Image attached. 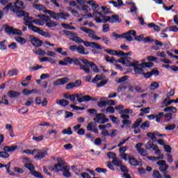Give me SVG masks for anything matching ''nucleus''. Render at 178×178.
I'll list each match as a JSON object with an SVG mask.
<instances>
[{"instance_id": "obj_23", "label": "nucleus", "mask_w": 178, "mask_h": 178, "mask_svg": "<svg viewBox=\"0 0 178 178\" xmlns=\"http://www.w3.org/2000/svg\"><path fill=\"white\" fill-rule=\"evenodd\" d=\"M33 7L34 9H36V10H39L40 12H44L45 9H47L44 5L38 3H33Z\"/></svg>"}, {"instance_id": "obj_54", "label": "nucleus", "mask_w": 178, "mask_h": 178, "mask_svg": "<svg viewBox=\"0 0 178 178\" xmlns=\"http://www.w3.org/2000/svg\"><path fill=\"white\" fill-rule=\"evenodd\" d=\"M79 94H77V93L70 95V101H72V102H74V101H76V98L78 100L79 99Z\"/></svg>"}, {"instance_id": "obj_8", "label": "nucleus", "mask_w": 178, "mask_h": 178, "mask_svg": "<svg viewBox=\"0 0 178 178\" xmlns=\"http://www.w3.org/2000/svg\"><path fill=\"white\" fill-rule=\"evenodd\" d=\"M120 63H122V65H125L128 67H136V61L132 60L130 58H121L118 60ZM134 62V63H133Z\"/></svg>"}, {"instance_id": "obj_61", "label": "nucleus", "mask_w": 178, "mask_h": 178, "mask_svg": "<svg viewBox=\"0 0 178 178\" xmlns=\"http://www.w3.org/2000/svg\"><path fill=\"white\" fill-rule=\"evenodd\" d=\"M109 24H105L102 26V31L103 33H108L109 31Z\"/></svg>"}, {"instance_id": "obj_4", "label": "nucleus", "mask_w": 178, "mask_h": 178, "mask_svg": "<svg viewBox=\"0 0 178 178\" xmlns=\"http://www.w3.org/2000/svg\"><path fill=\"white\" fill-rule=\"evenodd\" d=\"M63 32L67 37L70 38L72 41H74L75 42H82L83 39L80 38L76 33H73L70 31L63 30Z\"/></svg>"}, {"instance_id": "obj_12", "label": "nucleus", "mask_w": 178, "mask_h": 178, "mask_svg": "<svg viewBox=\"0 0 178 178\" xmlns=\"http://www.w3.org/2000/svg\"><path fill=\"white\" fill-rule=\"evenodd\" d=\"M130 33H133V36H131ZM136 32L134 30H130L129 31L122 34V38H126L127 41H133V37H136Z\"/></svg>"}, {"instance_id": "obj_15", "label": "nucleus", "mask_w": 178, "mask_h": 178, "mask_svg": "<svg viewBox=\"0 0 178 178\" xmlns=\"http://www.w3.org/2000/svg\"><path fill=\"white\" fill-rule=\"evenodd\" d=\"M44 13H46V15H49L50 17L54 19V20H59L60 19V13H56L49 10H45Z\"/></svg>"}, {"instance_id": "obj_3", "label": "nucleus", "mask_w": 178, "mask_h": 178, "mask_svg": "<svg viewBox=\"0 0 178 178\" xmlns=\"http://www.w3.org/2000/svg\"><path fill=\"white\" fill-rule=\"evenodd\" d=\"M83 44L85 47H90L92 48V52L94 55L99 54V51H102V46L95 42H88L82 40V42H77V44Z\"/></svg>"}, {"instance_id": "obj_51", "label": "nucleus", "mask_w": 178, "mask_h": 178, "mask_svg": "<svg viewBox=\"0 0 178 178\" xmlns=\"http://www.w3.org/2000/svg\"><path fill=\"white\" fill-rule=\"evenodd\" d=\"M47 27H56L58 26V24L54 21L47 22L46 23Z\"/></svg>"}, {"instance_id": "obj_37", "label": "nucleus", "mask_w": 178, "mask_h": 178, "mask_svg": "<svg viewBox=\"0 0 178 178\" xmlns=\"http://www.w3.org/2000/svg\"><path fill=\"white\" fill-rule=\"evenodd\" d=\"M14 13H17V16L18 17H25L26 15H27V13L23 10H17V11H14Z\"/></svg>"}, {"instance_id": "obj_10", "label": "nucleus", "mask_w": 178, "mask_h": 178, "mask_svg": "<svg viewBox=\"0 0 178 178\" xmlns=\"http://www.w3.org/2000/svg\"><path fill=\"white\" fill-rule=\"evenodd\" d=\"M156 165L159 166V169L160 172H162L163 173L169 169V165L166 164V161L165 160H160L157 161Z\"/></svg>"}, {"instance_id": "obj_27", "label": "nucleus", "mask_w": 178, "mask_h": 178, "mask_svg": "<svg viewBox=\"0 0 178 178\" xmlns=\"http://www.w3.org/2000/svg\"><path fill=\"white\" fill-rule=\"evenodd\" d=\"M20 95V92L14 90H10L8 92L9 98H17Z\"/></svg>"}, {"instance_id": "obj_26", "label": "nucleus", "mask_w": 178, "mask_h": 178, "mask_svg": "<svg viewBox=\"0 0 178 178\" xmlns=\"http://www.w3.org/2000/svg\"><path fill=\"white\" fill-rule=\"evenodd\" d=\"M16 149H17V145H12L10 147L5 146L3 147V151H6V152H15Z\"/></svg>"}, {"instance_id": "obj_22", "label": "nucleus", "mask_w": 178, "mask_h": 178, "mask_svg": "<svg viewBox=\"0 0 178 178\" xmlns=\"http://www.w3.org/2000/svg\"><path fill=\"white\" fill-rule=\"evenodd\" d=\"M76 51L78 54H81V55H88V54H90V52L86 51V47L82 45H79Z\"/></svg>"}, {"instance_id": "obj_41", "label": "nucleus", "mask_w": 178, "mask_h": 178, "mask_svg": "<svg viewBox=\"0 0 178 178\" xmlns=\"http://www.w3.org/2000/svg\"><path fill=\"white\" fill-rule=\"evenodd\" d=\"M139 66H140V67H152L154 66V63H151V62H148V63H142L139 65Z\"/></svg>"}, {"instance_id": "obj_9", "label": "nucleus", "mask_w": 178, "mask_h": 178, "mask_svg": "<svg viewBox=\"0 0 178 178\" xmlns=\"http://www.w3.org/2000/svg\"><path fill=\"white\" fill-rule=\"evenodd\" d=\"M81 60L84 65H79L80 70H83L86 74H90V73H91V70L90 69V61L87 59H82Z\"/></svg>"}, {"instance_id": "obj_14", "label": "nucleus", "mask_w": 178, "mask_h": 178, "mask_svg": "<svg viewBox=\"0 0 178 178\" xmlns=\"http://www.w3.org/2000/svg\"><path fill=\"white\" fill-rule=\"evenodd\" d=\"M29 38L31 40V44H33L34 47H41L42 45V41H41L40 39L33 35H31Z\"/></svg>"}, {"instance_id": "obj_45", "label": "nucleus", "mask_w": 178, "mask_h": 178, "mask_svg": "<svg viewBox=\"0 0 178 178\" xmlns=\"http://www.w3.org/2000/svg\"><path fill=\"white\" fill-rule=\"evenodd\" d=\"M63 134H67L68 136H70L73 134V131H72V128L67 127V129H65L62 131Z\"/></svg>"}, {"instance_id": "obj_25", "label": "nucleus", "mask_w": 178, "mask_h": 178, "mask_svg": "<svg viewBox=\"0 0 178 178\" xmlns=\"http://www.w3.org/2000/svg\"><path fill=\"white\" fill-rule=\"evenodd\" d=\"M65 167H66V165H64L62 163L55 164L54 165L55 172L56 173H58V172H63Z\"/></svg>"}, {"instance_id": "obj_48", "label": "nucleus", "mask_w": 178, "mask_h": 178, "mask_svg": "<svg viewBox=\"0 0 178 178\" xmlns=\"http://www.w3.org/2000/svg\"><path fill=\"white\" fill-rule=\"evenodd\" d=\"M122 123L124 124L125 129H129L130 126H131V121L129 120H124Z\"/></svg>"}, {"instance_id": "obj_33", "label": "nucleus", "mask_w": 178, "mask_h": 178, "mask_svg": "<svg viewBox=\"0 0 178 178\" xmlns=\"http://www.w3.org/2000/svg\"><path fill=\"white\" fill-rule=\"evenodd\" d=\"M129 163L131 165V166H138V161L133 156H131L129 158Z\"/></svg>"}, {"instance_id": "obj_39", "label": "nucleus", "mask_w": 178, "mask_h": 178, "mask_svg": "<svg viewBox=\"0 0 178 178\" xmlns=\"http://www.w3.org/2000/svg\"><path fill=\"white\" fill-rule=\"evenodd\" d=\"M143 123V119L142 118H138L136 121L132 125V129H137L140 124Z\"/></svg>"}, {"instance_id": "obj_47", "label": "nucleus", "mask_w": 178, "mask_h": 178, "mask_svg": "<svg viewBox=\"0 0 178 178\" xmlns=\"http://www.w3.org/2000/svg\"><path fill=\"white\" fill-rule=\"evenodd\" d=\"M153 178H163V177L161 175V172L158 170H154L152 174Z\"/></svg>"}, {"instance_id": "obj_34", "label": "nucleus", "mask_w": 178, "mask_h": 178, "mask_svg": "<svg viewBox=\"0 0 178 178\" xmlns=\"http://www.w3.org/2000/svg\"><path fill=\"white\" fill-rule=\"evenodd\" d=\"M13 3H8L6 7L3 8V13H8L10 9H12Z\"/></svg>"}, {"instance_id": "obj_6", "label": "nucleus", "mask_w": 178, "mask_h": 178, "mask_svg": "<svg viewBox=\"0 0 178 178\" xmlns=\"http://www.w3.org/2000/svg\"><path fill=\"white\" fill-rule=\"evenodd\" d=\"M83 33H86V34H88V37L90 38H92V40H101V38L98 37V35H95V31H94L92 29L82 26L80 28Z\"/></svg>"}, {"instance_id": "obj_7", "label": "nucleus", "mask_w": 178, "mask_h": 178, "mask_svg": "<svg viewBox=\"0 0 178 178\" xmlns=\"http://www.w3.org/2000/svg\"><path fill=\"white\" fill-rule=\"evenodd\" d=\"M93 120L95 122V123H99V124H104L109 122V120L106 118V115H105L104 113L97 114Z\"/></svg>"}, {"instance_id": "obj_5", "label": "nucleus", "mask_w": 178, "mask_h": 178, "mask_svg": "<svg viewBox=\"0 0 178 178\" xmlns=\"http://www.w3.org/2000/svg\"><path fill=\"white\" fill-rule=\"evenodd\" d=\"M36 17H40V19H35L33 20V23L37 26H44L47 20H49V17L44 15H36Z\"/></svg>"}, {"instance_id": "obj_62", "label": "nucleus", "mask_w": 178, "mask_h": 178, "mask_svg": "<svg viewBox=\"0 0 178 178\" xmlns=\"http://www.w3.org/2000/svg\"><path fill=\"white\" fill-rule=\"evenodd\" d=\"M176 129V124H168L165 127V130H174Z\"/></svg>"}, {"instance_id": "obj_18", "label": "nucleus", "mask_w": 178, "mask_h": 178, "mask_svg": "<svg viewBox=\"0 0 178 178\" xmlns=\"http://www.w3.org/2000/svg\"><path fill=\"white\" fill-rule=\"evenodd\" d=\"M78 97V102L79 103L88 102V101H90V95H83L82 94H79Z\"/></svg>"}, {"instance_id": "obj_19", "label": "nucleus", "mask_w": 178, "mask_h": 178, "mask_svg": "<svg viewBox=\"0 0 178 178\" xmlns=\"http://www.w3.org/2000/svg\"><path fill=\"white\" fill-rule=\"evenodd\" d=\"M57 105H60V106H63V108H66L67 105H69L70 102L65 99H57L56 101Z\"/></svg>"}, {"instance_id": "obj_56", "label": "nucleus", "mask_w": 178, "mask_h": 178, "mask_svg": "<svg viewBox=\"0 0 178 178\" xmlns=\"http://www.w3.org/2000/svg\"><path fill=\"white\" fill-rule=\"evenodd\" d=\"M106 83H108V80L104 79L101 82L97 83V87L98 88H99L100 87H104V86H105V84H106Z\"/></svg>"}, {"instance_id": "obj_46", "label": "nucleus", "mask_w": 178, "mask_h": 178, "mask_svg": "<svg viewBox=\"0 0 178 178\" xmlns=\"http://www.w3.org/2000/svg\"><path fill=\"white\" fill-rule=\"evenodd\" d=\"M17 73H19V71L16 69H14L9 70L8 74L10 76V77H13V76L17 75Z\"/></svg>"}, {"instance_id": "obj_16", "label": "nucleus", "mask_w": 178, "mask_h": 178, "mask_svg": "<svg viewBox=\"0 0 178 178\" xmlns=\"http://www.w3.org/2000/svg\"><path fill=\"white\" fill-rule=\"evenodd\" d=\"M110 55H114L115 56H124V55H130V53H126L122 51H115L113 49H110L107 51Z\"/></svg>"}, {"instance_id": "obj_38", "label": "nucleus", "mask_w": 178, "mask_h": 178, "mask_svg": "<svg viewBox=\"0 0 178 178\" xmlns=\"http://www.w3.org/2000/svg\"><path fill=\"white\" fill-rule=\"evenodd\" d=\"M113 165H115V166H122V161L118 158H114L112 161Z\"/></svg>"}, {"instance_id": "obj_17", "label": "nucleus", "mask_w": 178, "mask_h": 178, "mask_svg": "<svg viewBox=\"0 0 178 178\" xmlns=\"http://www.w3.org/2000/svg\"><path fill=\"white\" fill-rule=\"evenodd\" d=\"M142 145H143L142 143H138L136 145V148L138 152H139L140 154V155H143V156H146L147 151L145 149H144V148L141 147Z\"/></svg>"}, {"instance_id": "obj_20", "label": "nucleus", "mask_w": 178, "mask_h": 178, "mask_svg": "<svg viewBox=\"0 0 178 178\" xmlns=\"http://www.w3.org/2000/svg\"><path fill=\"white\" fill-rule=\"evenodd\" d=\"M76 9L79 10H83V12H86V13H88V12L91 11V8L87 5L77 6Z\"/></svg>"}, {"instance_id": "obj_63", "label": "nucleus", "mask_w": 178, "mask_h": 178, "mask_svg": "<svg viewBox=\"0 0 178 178\" xmlns=\"http://www.w3.org/2000/svg\"><path fill=\"white\" fill-rule=\"evenodd\" d=\"M0 158H9V154L8 152H0Z\"/></svg>"}, {"instance_id": "obj_64", "label": "nucleus", "mask_w": 178, "mask_h": 178, "mask_svg": "<svg viewBox=\"0 0 178 178\" xmlns=\"http://www.w3.org/2000/svg\"><path fill=\"white\" fill-rule=\"evenodd\" d=\"M165 122H170V120L172 119V113H165L164 115Z\"/></svg>"}, {"instance_id": "obj_40", "label": "nucleus", "mask_w": 178, "mask_h": 178, "mask_svg": "<svg viewBox=\"0 0 178 178\" xmlns=\"http://www.w3.org/2000/svg\"><path fill=\"white\" fill-rule=\"evenodd\" d=\"M15 40L17 41V42H19V44H22V45L24 44L26 42V39L20 36L15 37Z\"/></svg>"}, {"instance_id": "obj_43", "label": "nucleus", "mask_w": 178, "mask_h": 178, "mask_svg": "<svg viewBox=\"0 0 178 178\" xmlns=\"http://www.w3.org/2000/svg\"><path fill=\"white\" fill-rule=\"evenodd\" d=\"M96 127V124H94L93 122H89L87 127V129L88 130V131H92V130H94V129H95Z\"/></svg>"}, {"instance_id": "obj_58", "label": "nucleus", "mask_w": 178, "mask_h": 178, "mask_svg": "<svg viewBox=\"0 0 178 178\" xmlns=\"http://www.w3.org/2000/svg\"><path fill=\"white\" fill-rule=\"evenodd\" d=\"M105 58V60H106V62H110L111 63H113V62H115V58L113 57H109V56H104Z\"/></svg>"}, {"instance_id": "obj_44", "label": "nucleus", "mask_w": 178, "mask_h": 178, "mask_svg": "<svg viewBox=\"0 0 178 178\" xmlns=\"http://www.w3.org/2000/svg\"><path fill=\"white\" fill-rule=\"evenodd\" d=\"M67 17H70V15L67 13H60V19L63 20H67Z\"/></svg>"}, {"instance_id": "obj_60", "label": "nucleus", "mask_w": 178, "mask_h": 178, "mask_svg": "<svg viewBox=\"0 0 178 178\" xmlns=\"http://www.w3.org/2000/svg\"><path fill=\"white\" fill-rule=\"evenodd\" d=\"M106 113H115V108L108 106L106 108Z\"/></svg>"}, {"instance_id": "obj_42", "label": "nucleus", "mask_w": 178, "mask_h": 178, "mask_svg": "<svg viewBox=\"0 0 178 178\" xmlns=\"http://www.w3.org/2000/svg\"><path fill=\"white\" fill-rule=\"evenodd\" d=\"M33 92H37V90L33 89L32 90H30L27 88H25L23 90L24 95H30L31 94H33Z\"/></svg>"}, {"instance_id": "obj_1", "label": "nucleus", "mask_w": 178, "mask_h": 178, "mask_svg": "<svg viewBox=\"0 0 178 178\" xmlns=\"http://www.w3.org/2000/svg\"><path fill=\"white\" fill-rule=\"evenodd\" d=\"M24 24L25 26H28V29L34 31V33H38L40 35H42V37H45V38H51V34L48 32H45L41 30L40 28L34 26L32 24L33 21L34 19L29 15V13L26 14L25 17H24Z\"/></svg>"}, {"instance_id": "obj_30", "label": "nucleus", "mask_w": 178, "mask_h": 178, "mask_svg": "<svg viewBox=\"0 0 178 178\" xmlns=\"http://www.w3.org/2000/svg\"><path fill=\"white\" fill-rule=\"evenodd\" d=\"M122 172H124V176L125 178H131V177H130V175L127 174V172H129V170H127V167H126L125 165H123V164H121V165L120 166Z\"/></svg>"}, {"instance_id": "obj_11", "label": "nucleus", "mask_w": 178, "mask_h": 178, "mask_svg": "<svg viewBox=\"0 0 178 178\" xmlns=\"http://www.w3.org/2000/svg\"><path fill=\"white\" fill-rule=\"evenodd\" d=\"M24 8V3L23 1L17 0L15 5L10 8L12 12H17V10H20V9H23Z\"/></svg>"}, {"instance_id": "obj_24", "label": "nucleus", "mask_w": 178, "mask_h": 178, "mask_svg": "<svg viewBox=\"0 0 178 178\" xmlns=\"http://www.w3.org/2000/svg\"><path fill=\"white\" fill-rule=\"evenodd\" d=\"M147 137L149 138H151L154 143L156 142V136H159V132L158 131H154L153 133H147Z\"/></svg>"}, {"instance_id": "obj_55", "label": "nucleus", "mask_w": 178, "mask_h": 178, "mask_svg": "<svg viewBox=\"0 0 178 178\" xmlns=\"http://www.w3.org/2000/svg\"><path fill=\"white\" fill-rule=\"evenodd\" d=\"M31 173L33 176H35V177L42 178V175H41L40 172L35 171V170H33Z\"/></svg>"}, {"instance_id": "obj_36", "label": "nucleus", "mask_w": 178, "mask_h": 178, "mask_svg": "<svg viewBox=\"0 0 178 178\" xmlns=\"http://www.w3.org/2000/svg\"><path fill=\"white\" fill-rule=\"evenodd\" d=\"M164 112H172V113H176L177 108L175 106H169L164 108Z\"/></svg>"}, {"instance_id": "obj_31", "label": "nucleus", "mask_w": 178, "mask_h": 178, "mask_svg": "<svg viewBox=\"0 0 178 178\" xmlns=\"http://www.w3.org/2000/svg\"><path fill=\"white\" fill-rule=\"evenodd\" d=\"M69 170H70V168L67 165L65 167L64 170H63V175L65 177H70V176H72Z\"/></svg>"}, {"instance_id": "obj_50", "label": "nucleus", "mask_w": 178, "mask_h": 178, "mask_svg": "<svg viewBox=\"0 0 178 178\" xmlns=\"http://www.w3.org/2000/svg\"><path fill=\"white\" fill-rule=\"evenodd\" d=\"M148 127H149V121H145L140 126V129H143V130H147Z\"/></svg>"}, {"instance_id": "obj_21", "label": "nucleus", "mask_w": 178, "mask_h": 178, "mask_svg": "<svg viewBox=\"0 0 178 178\" xmlns=\"http://www.w3.org/2000/svg\"><path fill=\"white\" fill-rule=\"evenodd\" d=\"M48 152L45 150L38 152V154L35 156V159H42V158H45Z\"/></svg>"}, {"instance_id": "obj_59", "label": "nucleus", "mask_w": 178, "mask_h": 178, "mask_svg": "<svg viewBox=\"0 0 178 178\" xmlns=\"http://www.w3.org/2000/svg\"><path fill=\"white\" fill-rule=\"evenodd\" d=\"M131 156L128 155L127 153L121 154V158H122V159H124V161H129Z\"/></svg>"}, {"instance_id": "obj_32", "label": "nucleus", "mask_w": 178, "mask_h": 178, "mask_svg": "<svg viewBox=\"0 0 178 178\" xmlns=\"http://www.w3.org/2000/svg\"><path fill=\"white\" fill-rule=\"evenodd\" d=\"M104 77L105 76L104 74H101V75L97 74L92 79V83H95L97 81H101V80H103Z\"/></svg>"}, {"instance_id": "obj_52", "label": "nucleus", "mask_w": 178, "mask_h": 178, "mask_svg": "<svg viewBox=\"0 0 178 178\" xmlns=\"http://www.w3.org/2000/svg\"><path fill=\"white\" fill-rule=\"evenodd\" d=\"M156 88H159V83L153 82L150 84V90H155Z\"/></svg>"}, {"instance_id": "obj_53", "label": "nucleus", "mask_w": 178, "mask_h": 178, "mask_svg": "<svg viewBox=\"0 0 178 178\" xmlns=\"http://www.w3.org/2000/svg\"><path fill=\"white\" fill-rule=\"evenodd\" d=\"M55 51H56V52H58V54H60L63 56H67V51H62L63 49L60 48V47L55 49Z\"/></svg>"}, {"instance_id": "obj_2", "label": "nucleus", "mask_w": 178, "mask_h": 178, "mask_svg": "<svg viewBox=\"0 0 178 178\" xmlns=\"http://www.w3.org/2000/svg\"><path fill=\"white\" fill-rule=\"evenodd\" d=\"M95 20L96 23H122V19H119V15H113L111 17L104 16L99 12L94 13Z\"/></svg>"}, {"instance_id": "obj_28", "label": "nucleus", "mask_w": 178, "mask_h": 178, "mask_svg": "<svg viewBox=\"0 0 178 178\" xmlns=\"http://www.w3.org/2000/svg\"><path fill=\"white\" fill-rule=\"evenodd\" d=\"M89 65L91 70L94 72V73H99V69H98V66L94 63V62H90Z\"/></svg>"}, {"instance_id": "obj_13", "label": "nucleus", "mask_w": 178, "mask_h": 178, "mask_svg": "<svg viewBox=\"0 0 178 178\" xmlns=\"http://www.w3.org/2000/svg\"><path fill=\"white\" fill-rule=\"evenodd\" d=\"M69 82V78L64 77L57 79L53 83V86H63V84H66V83Z\"/></svg>"}, {"instance_id": "obj_35", "label": "nucleus", "mask_w": 178, "mask_h": 178, "mask_svg": "<svg viewBox=\"0 0 178 178\" xmlns=\"http://www.w3.org/2000/svg\"><path fill=\"white\" fill-rule=\"evenodd\" d=\"M147 159H149V161H152V162H155L156 161H158V159H163V154H160V156H148Z\"/></svg>"}, {"instance_id": "obj_57", "label": "nucleus", "mask_w": 178, "mask_h": 178, "mask_svg": "<svg viewBox=\"0 0 178 178\" xmlns=\"http://www.w3.org/2000/svg\"><path fill=\"white\" fill-rule=\"evenodd\" d=\"M1 104H4V105H9V100H8V97H6V95L1 97Z\"/></svg>"}, {"instance_id": "obj_49", "label": "nucleus", "mask_w": 178, "mask_h": 178, "mask_svg": "<svg viewBox=\"0 0 178 178\" xmlns=\"http://www.w3.org/2000/svg\"><path fill=\"white\" fill-rule=\"evenodd\" d=\"M25 168H26V169H29V170H30L31 173L35 170V168L34 167V165L31 163H26L25 164Z\"/></svg>"}, {"instance_id": "obj_29", "label": "nucleus", "mask_w": 178, "mask_h": 178, "mask_svg": "<svg viewBox=\"0 0 178 178\" xmlns=\"http://www.w3.org/2000/svg\"><path fill=\"white\" fill-rule=\"evenodd\" d=\"M135 63L136 66L133 67H134V72L138 74H144V71L143 70V68H140V67H138V61H136Z\"/></svg>"}]
</instances>
